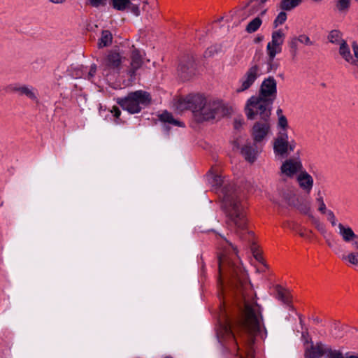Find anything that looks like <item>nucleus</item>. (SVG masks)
<instances>
[{"mask_svg":"<svg viewBox=\"0 0 358 358\" xmlns=\"http://www.w3.org/2000/svg\"><path fill=\"white\" fill-rule=\"evenodd\" d=\"M217 334L223 338L234 340V334L229 321L227 320L225 322L220 324Z\"/></svg>","mask_w":358,"mask_h":358,"instance_id":"412c9836","label":"nucleus"},{"mask_svg":"<svg viewBox=\"0 0 358 358\" xmlns=\"http://www.w3.org/2000/svg\"><path fill=\"white\" fill-rule=\"evenodd\" d=\"M296 146L294 140L289 141L287 131H279L273 142V152L275 156L284 158L293 152Z\"/></svg>","mask_w":358,"mask_h":358,"instance_id":"6e6552de","label":"nucleus"},{"mask_svg":"<svg viewBox=\"0 0 358 358\" xmlns=\"http://www.w3.org/2000/svg\"><path fill=\"white\" fill-rule=\"evenodd\" d=\"M307 358H314V357H307Z\"/></svg>","mask_w":358,"mask_h":358,"instance_id":"13d9d810","label":"nucleus"},{"mask_svg":"<svg viewBox=\"0 0 358 358\" xmlns=\"http://www.w3.org/2000/svg\"><path fill=\"white\" fill-rule=\"evenodd\" d=\"M325 215L327 216V220L330 222L333 227L336 226V218L334 212L331 210H327Z\"/></svg>","mask_w":358,"mask_h":358,"instance_id":"a19ab883","label":"nucleus"},{"mask_svg":"<svg viewBox=\"0 0 358 358\" xmlns=\"http://www.w3.org/2000/svg\"><path fill=\"white\" fill-rule=\"evenodd\" d=\"M352 48L354 56L352 55L350 48L347 42H343L339 46L338 53L347 63L358 68V44L353 42Z\"/></svg>","mask_w":358,"mask_h":358,"instance_id":"ddd939ff","label":"nucleus"},{"mask_svg":"<svg viewBox=\"0 0 358 358\" xmlns=\"http://www.w3.org/2000/svg\"><path fill=\"white\" fill-rule=\"evenodd\" d=\"M110 4L117 10L123 11L130 6V0H111Z\"/></svg>","mask_w":358,"mask_h":358,"instance_id":"7c9ffc66","label":"nucleus"},{"mask_svg":"<svg viewBox=\"0 0 358 358\" xmlns=\"http://www.w3.org/2000/svg\"><path fill=\"white\" fill-rule=\"evenodd\" d=\"M113 41V35L109 30H103L100 38L98 41V48H103L109 46Z\"/></svg>","mask_w":358,"mask_h":358,"instance_id":"b1692460","label":"nucleus"},{"mask_svg":"<svg viewBox=\"0 0 358 358\" xmlns=\"http://www.w3.org/2000/svg\"><path fill=\"white\" fill-rule=\"evenodd\" d=\"M354 248L355 252H351L348 255H342L341 257L343 261H348L350 264L352 265H358V241H355L354 243Z\"/></svg>","mask_w":358,"mask_h":358,"instance_id":"bb28decb","label":"nucleus"},{"mask_svg":"<svg viewBox=\"0 0 358 358\" xmlns=\"http://www.w3.org/2000/svg\"><path fill=\"white\" fill-rule=\"evenodd\" d=\"M262 23V20L259 17H257L251 20L245 28V31L248 33H254L258 30Z\"/></svg>","mask_w":358,"mask_h":358,"instance_id":"2f4dec72","label":"nucleus"},{"mask_svg":"<svg viewBox=\"0 0 358 358\" xmlns=\"http://www.w3.org/2000/svg\"><path fill=\"white\" fill-rule=\"evenodd\" d=\"M263 113L264 111L262 110H257V111H254L252 117H249L246 115L248 120H252L259 118V120L254 124L251 130V135L255 143L262 142L270 131L271 111H269L268 114L266 113L263 114Z\"/></svg>","mask_w":358,"mask_h":358,"instance_id":"0eeeda50","label":"nucleus"},{"mask_svg":"<svg viewBox=\"0 0 358 358\" xmlns=\"http://www.w3.org/2000/svg\"><path fill=\"white\" fill-rule=\"evenodd\" d=\"M179 70L181 71L182 76L187 78L189 76L192 74L194 71V62L193 60H189L187 64H180L179 66Z\"/></svg>","mask_w":358,"mask_h":358,"instance_id":"c85d7f7f","label":"nucleus"},{"mask_svg":"<svg viewBox=\"0 0 358 358\" xmlns=\"http://www.w3.org/2000/svg\"><path fill=\"white\" fill-rule=\"evenodd\" d=\"M331 348L324 346L322 343H317L311 348V353L308 357L320 358L322 355H326L328 357L329 351H331Z\"/></svg>","mask_w":358,"mask_h":358,"instance_id":"aec40b11","label":"nucleus"},{"mask_svg":"<svg viewBox=\"0 0 358 358\" xmlns=\"http://www.w3.org/2000/svg\"><path fill=\"white\" fill-rule=\"evenodd\" d=\"M201 103V95L189 94L184 98L179 99L176 103V108L179 112L191 110L195 115L196 106Z\"/></svg>","mask_w":358,"mask_h":358,"instance_id":"4468645a","label":"nucleus"},{"mask_svg":"<svg viewBox=\"0 0 358 358\" xmlns=\"http://www.w3.org/2000/svg\"><path fill=\"white\" fill-rule=\"evenodd\" d=\"M142 56L137 49H134L131 55V62L127 69V74L131 82L136 80V73L142 66Z\"/></svg>","mask_w":358,"mask_h":358,"instance_id":"2eb2a0df","label":"nucleus"},{"mask_svg":"<svg viewBox=\"0 0 358 358\" xmlns=\"http://www.w3.org/2000/svg\"><path fill=\"white\" fill-rule=\"evenodd\" d=\"M110 112L113 114L114 117H115L116 118H118L121 115V111H120V108L116 106H113Z\"/></svg>","mask_w":358,"mask_h":358,"instance_id":"de8ad7c7","label":"nucleus"},{"mask_svg":"<svg viewBox=\"0 0 358 358\" xmlns=\"http://www.w3.org/2000/svg\"><path fill=\"white\" fill-rule=\"evenodd\" d=\"M151 102L150 94L143 90L130 92L123 98H118L117 103L123 110L131 114L138 113Z\"/></svg>","mask_w":358,"mask_h":358,"instance_id":"423d86ee","label":"nucleus"},{"mask_svg":"<svg viewBox=\"0 0 358 358\" xmlns=\"http://www.w3.org/2000/svg\"><path fill=\"white\" fill-rule=\"evenodd\" d=\"M327 39L330 43L338 45L339 46L341 43L346 41L343 38L342 33L337 29L331 30L328 34Z\"/></svg>","mask_w":358,"mask_h":358,"instance_id":"a878e982","label":"nucleus"},{"mask_svg":"<svg viewBox=\"0 0 358 358\" xmlns=\"http://www.w3.org/2000/svg\"><path fill=\"white\" fill-rule=\"evenodd\" d=\"M281 113V109L278 110V113Z\"/></svg>","mask_w":358,"mask_h":358,"instance_id":"4d7b16f0","label":"nucleus"},{"mask_svg":"<svg viewBox=\"0 0 358 358\" xmlns=\"http://www.w3.org/2000/svg\"><path fill=\"white\" fill-rule=\"evenodd\" d=\"M97 70V66L96 64H92L90 69V71L86 76V78L89 80H91L95 76Z\"/></svg>","mask_w":358,"mask_h":358,"instance_id":"c03bdc74","label":"nucleus"},{"mask_svg":"<svg viewBox=\"0 0 358 358\" xmlns=\"http://www.w3.org/2000/svg\"><path fill=\"white\" fill-rule=\"evenodd\" d=\"M221 193L222 194V207L226 213L227 226L234 229L241 239L243 238L245 234L252 237L253 233L248 231L245 211L236 192L232 186L229 185L222 188Z\"/></svg>","mask_w":358,"mask_h":358,"instance_id":"f03ea898","label":"nucleus"},{"mask_svg":"<svg viewBox=\"0 0 358 358\" xmlns=\"http://www.w3.org/2000/svg\"><path fill=\"white\" fill-rule=\"evenodd\" d=\"M50 2L55 4L63 3L66 1V0H48Z\"/></svg>","mask_w":358,"mask_h":358,"instance_id":"3c124183","label":"nucleus"},{"mask_svg":"<svg viewBox=\"0 0 358 358\" xmlns=\"http://www.w3.org/2000/svg\"><path fill=\"white\" fill-rule=\"evenodd\" d=\"M296 38H297V40L301 43L305 44L306 45H312L313 44V43L310 41V38L305 34L299 35Z\"/></svg>","mask_w":358,"mask_h":358,"instance_id":"ea45409f","label":"nucleus"},{"mask_svg":"<svg viewBox=\"0 0 358 358\" xmlns=\"http://www.w3.org/2000/svg\"><path fill=\"white\" fill-rule=\"evenodd\" d=\"M268 0H250V1L245 6L243 10V14L245 15L243 19L254 15L255 13L260 11L261 14L263 15L266 13L264 9V4Z\"/></svg>","mask_w":358,"mask_h":358,"instance_id":"dca6fc26","label":"nucleus"},{"mask_svg":"<svg viewBox=\"0 0 358 358\" xmlns=\"http://www.w3.org/2000/svg\"><path fill=\"white\" fill-rule=\"evenodd\" d=\"M296 179L299 187L309 194L313 187V177L307 171H303L298 174Z\"/></svg>","mask_w":358,"mask_h":358,"instance_id":"f3484780","label":"nucleus"},{"mask_svg":"<svg viewBox=\"0 0 358 358\" xmlns=\"http://www.w3.org/2000/svg\"><path fill=\"white\" fill-rule=\"evenodd\" d=\"M218 245L220 252L218 256L220 278L218 282L222 286L223 279L236 289L243 287L247 281V274L234 257H238L237 248L226 238L220 235Z\"/></svg>","mask_w":358,"mask_h":358,"instance_id":"f257e3e1","label":"nucleus"},{"mask_svg":"<svg viewBox=\"0 0 358 358\" xmlns=\"http://www.w3.org/2000/svg\"><path fill=\"white\" fill-rule=\"evenodd\" d=\"M316 202L319 204L318 210L322 214H325L327 209L320 192L318 193V196L316 199Z\"/></svg>","mask_w":358,"mask_h":358,"instance_id":"e433bc0d","label":"nucleus"},{"mask_svg":"<svg viewBox=\"0 0 358 358\" xmlns=\"http://www.w3.org/2000/svg\"><path fill=\"white\" fill-rule=\"evenodd\" d=\"M303 170V164L299 154L293 157L287 158L280 166V172L288 178H294Z\"/></svg>","mask_w":358,"mask_h":358,"instance_id":"f8f14e48","label":"nucleus"},{"mask_svg":"<svg viewBox=\"0 0 358 358\" xmlns=\"http://www.w3.org/2000/svg\"><path fill=\"white\" fill-rule=\"evenodd\" d=\"M213 52H214V48H208L205 52H204V57H210L213 55Z\"/></svg>","mask_w":358,"mask_h":358,"instance_id":"8fccbe9b","label":"nucleus"},{"mask_svg":"<svg viewBox=\"0 0 358 358\" xmlns=\"http://www.w3.org/2000/svg\"><path fill=\"white\" fill-rule=\"evenodd\" d=\"M241 154L247 161L253 162L256 159L257 151L250 143H247L241 148Z\"/></svg>","mask_w":358,"mask_h":358,"instance_id":"5701e85b","label":"nucleus"},{"mask_svg":"<svg viewBox=\"0 0 358 358\" xmlns=\"http://www.w3.org/2000/svg\"><path fill=\"white\" fill-rule=\"evenodd\" d=\"M148 3L147 1H144L143 2V6L142 7L143 10H146V6H148Z\"/></svg>","mask_w":358,"mask_h":358,"instance_id":"603ef678","label":"nucleus"},{"mask_svg":"<svg viewBox=\"0 0 358 358\" xmlns=\"http://www.w3.org/2000/svg\"><path fill=\"white\" fill-rule=\"evenodd\" d=\"M350 3L351 0H338L336 3V8L339 12L345 13L348 10Z\"/></svg>","mask_w":358,"mask_h":358,"instance_id":"473e14b6","label":"nucleus"},{"mask_svg":"<svg viewBox=\"0 0 358 358\" xmlns=\"http://www.w3.org/2000/svg\"><path fill=\"white\" fill-rule=\"evenodd\" d=\"M208 178L212 186L220 187L223 183V179L221 176L210 174L208 176Z\"/></svg>","mask_w":358,"mask_h":358,"instance_id":"72a5a7b5","label":"nucleus"},{"mask_svg":"<svg viewBox=\"0 0 358 358\" xmlns=\"http://www.w3.org/2000/svg\"><path fill=\"white\" fill-rule=\"evenodd\" d=\"M251 250H252V252L253 253V255H254L255 258L258 262H262L264 260L263 259V257L262 256V255L257 250V245L255 243L252 244V245H251Z\"/></svg>","mask_w":358,"mask_h":358,"instance_id":"79ce46f5","label":"nucleus"},{"mask_svg":"<svg viewBox=\"0 0 358 358\" xmlns=\"http://www.w3.org/2000/svg\"><path fill=\"white\" fill-rule=\"evenodd\" d=\"M227 108L219 100H207L201 95V103L196 106L195 117L198 121H208L220 119L227 114Z\"/></svg>","mask_w":358,"mask_h":358,"instance_id":"39448f33","label":"nucleus"},{"mask_svg":"<svg viewBox=\"0 0 358 358\" xmlns=\"http://www.w3.org/2000/svg\"><path fill=\"white\" fill-rule=\"evenodd\" d=\"M164 358H173L171 356H166Z\"/></svg>","mask_w":358,"mask_h":358,"instance_id":"6e6d98bb","label":"nucleus"},{"mask_svg":"<svg viewBox=\"0 0 358 358\" xmlns=\"http://www.w3.org/2000/svg\"><path fill=\"white\" fill-rule=\"evenodd\" d=\"M277 96V82L272 76L265 78L259 89L258 96H252L248 99L245 106V113L252 117L254 111L262 110L268 114L271 111L272 105Z\"/></svg>","mask_w":358,"mask_h":358,"instance_id":"7ed1b4c3","label":"nucleus"},{"mask_svg":"<svg viewBox=\"0 0 358 358\" xmlns=\"http://www.w3.org/2000/svg\"><path fill=\"white\" fill-rule=\"evenodd\" d=\"M278 126L280 127V131H287L288 127L287 120L285 115H280L278 118Z\"/></svg>","mask_w":358,"mask_h":358,"instance_id":"58836bf2","label":"nucleus"},{"mask_svg":"<svg viewBox=\"0 0 358 358\" xmlns=\"http://www.w3.org/2000/svg\"><path fill=\"white\" fill-rule=\"evenodd\" d=\"M131 10L136 16L140 15V9L138 6L133 5L131 8Z\"/></svg>","mask_w":358,"mask_h":358,"instance_id":"09e8293b","label":"nucleus"},{"mask_svg":"<svg viewBox=\"0 0 358 358\" xmlns=\"http://www.w3.org/2000/svg\"><path fill=\"white\" fill-rule=\"evenodd\" d=\"M310 217L313 219V223L315 225L316 229L322 234L324 236V234L327 232L325 226L321 223L318 220L314 218V217L312 215H310Z\"/></svg>","mask_w":358,"mask_h":358,"instance_id":"4c0bfd02","label":"nucleus"},{"mask_svg":"<svg viewBox=\"0 0 358 358\" xmlns=\"http://www.w3.org/2000/svg\"><path fill=\"white\" fill-rule=\"evenodd\" d=\"M285 34L282 30L279 29L272 33L271 41L266 45V52L268 57V64L273 69L272 63L275 55L282 51V45L283 44Z\"/></svg>","mask_w":358,"mask_h":358,"instance_id":"9d476101","label":"nucleus"},{"mask_svg":"<svg viewBox=\"0 0 358 358\" xmlns=\"http://www.w3.org/2000/svg\"><path fill=\"white\" fill-rule=\"evenodd\" d=\"M339 229L338 234L341 236L343 241L345 243L358 241V236L355 234L353 230L349 226H345L341 223L338 224Z\"/></svg>","mask_w":358,"mask_h":358,"instance_id":"a211bd4d","label":"nucleus"},{"mask_svg":"<svg viewBox=\"0 0 358 358\" xmlns=\"http://www.w3.org/2000/svg\"><path fill=\"white\" fill-rule=\"evenodd\" d=\"M275 289L277 294L276 298L283 303L288 305L290 310H293V306L290 305L292 301L289 292L278 285L275 286Z\"/></svg>","mask_w":358,"mask_h":358,"instance_id":"6ab92c4d","label":"nucleus"},{"mask_svg":"<svg viewBox=\"0 0 358 358\" xmlns=\"http://www.w3.org/2000/svg\"><path fill=\"white\" fill-rule=\"evenodd\" d=\"M92 6L98 8L100 6H105L107 3V0H89Z\"/></svg>","mask_w":358,"mask_h":358,"instance_id":"37998d69","label":"nucleus"},{"mask_svg":"<svg viewBox=\"0 0 358 358\" xmlns=\"http://www.w3.org/2000/svg\"><path fill=\"white\" fill-rule=\"evenodd\" d=\"M299 41L297 40L296 37L292 38L288 41V46L289 48V52L292 55V60H295L299 50Z\"/></svg>","mask_w":358,"mask_h":358,"instance_id":"c756f323","label":"nucleus"},{"mask_svg":"<svg viewBox=\"0 0 358 358\" xmlns=\"http://www.w3.org/2000/svg\"><path fill=\"white\" fill-rule=\"evenodd\" d=\"M285 10H282L278 13V16L274 20V27H277L279 25L282 24L287 20V14L285 12Z\"/></svg>","mask_w":358,"mask_h":358,"instance_id":"c9c22d12","label":"nucleus"},{"mask_svg":"<svg viewBox=\"0 0 358 358\" xmlns=\"http://www.w3.org/2000/svg\"><path fill=\"white\" fill-rule=\"evenodd\" d=\"M355 1L358 2V0H355Z\"/></svg>","mask_w":358,"mask_h":358,"instance_id":"bf43d9fd","label":"nucleus"},{"mask_svg":"<svg viewBox=\"0 0 358 358\" xmlns=\"http://www.w3.org/2000/svg\"><path fill=\"white\" fill-rule=\"evenodd\" d=\"M122 57L116 51L110 50L102 59L101 66L106 75L112 73H119L122 68Z\"/></svg>","mask_w":358,"mask_h":358,"instance_id":"9b49d317","label":"nucleus"},{"mask_svg":"<svg viewBox=\"0 0 358 358\" xmlns=\"http://www.w3.org/2000/svg\"><path fill=\"white\" fill-rule=\"evenodd\" d=\"M244 123V121L243 119H236L234 122V127L235 129H240L243 124Z\"/></svg>","mask_w":358,"mask_h":358,"instance_id":"49530a36","label":"nucleus"},{"mask_svg":"<svg viewBox=\"0 0 358 358\" xmlns=\"http://www.w3.org/2000/svg\"><path fill=\"white\" fill-rule=\"evenodd\" d=\"M329 358H346L343 356V353L338 350H331L329 351Z\"/></svg>","mask_w":358,"mask_h":358,"instance_id":"a18cd8bd","label":"nucleus"},{"mask_svg":"<svg viewBox=\"0 0 358 358\" xmlns=\"http://www.w3.org/2000/svg\"><path fill=\"white\" fill-rule=\"evenodd\" d=\"M159 119L161 122L165 123H169L179 127H184V124L182 122L174 119L173 115L166 110L164 111L159 115Z\"/></svg>","mask_w":358,"mask_h":358,"instance_id":"393cba45","label":"nucleus"},{"mask_svg":"<svg viewBox=\"0 0 358 358\" xmlns=\"http://www.w3.org/2000/svg\"><path fill=\"white\" fill-rule=\"evenodd\" d=\"M346 358H358V357L354 356V355H350V356H347Z\"/></svg>","mask_w":358,"mask_h":358,"instance_id":"864d4df0","label":"nucleus"},{"mask_svg":"<svg viewBox=\"0 0 358 358\" xmlns=\"http://www.w3.org/2000/svg\"><path fill=\"white\" fill-rule=\"evenodd\" d=\"M261 75L262 69L258 64L250 66L239 79L236 92L241 93L249 90Z\"/></svg>","mask_w":358,"mask_h":358,"instance_id":"1a4fd4ad","label":"nucleus"},{"mask_svg":"<svg viewBox=\"0 0 358 358\" xmlns=\"http://www.w3.org/2000/svg\"><path fill=\"white\" fill-rule=\"evenodd\" d=\"M303 0H281L280 8L282 10L289 11L299 6Z\"/></svg>","mask_w":358,"mask_h":358,"instance_id":"cd10ccee","label":"nucleus"},{"mask_svg":"<svg viewBox=\"0 0 358 358\" xmlns=\"http://www.w3.org/2000/svg\"><path fill=\"white\" fill-rule=\"evenodd\" d=\"M327 242L328 245L331 247V243H329V241H327Z\"/></svg>","mask_w":358,"mask_h":358,"instance_id":"5fc2aeb1","label":"nucleus"},{"mask_svg":"<svg viewBox=\"0 0 358 358\" xmlns=\"http://www.w3.org/2000/svg\"><path fill=\"white\" fill-rule=\"evenodd\" d=\"M296 208L300 212H301L303 214L308 215L309 216L310 215H311L310 213V203L309 201H306L305 203H299L296 206Z\"/></svg>","mask_w":358,"mask_h":358,"instance_id":"f704fd0d","label":"nucleus"},{"mask_svg":"<svg viewBox=\"0 0 358 358\" xmlns=\"http://www.w3.org/2000/svg\"><path fill=\"white\" fill-rule=\"evenodd\" d=\"M17 92L20 95H25L29 99L37 101L36 90L31 86L22 85L18 87H15L14 90Z\"/></svg>","mask_w":358,"mask_h":358,"instance_id":"4be33fe9","label":"nucleus"},{"mask_svg":"<svg viewBox=\"0 0 358 358\" xmlns=\"http://www.w3.org/2000/svg\"><path fill=\"white\" fill-rule=\"evenodd\" d=\"M257 311L255 307L246 304L245 318L237 323V329L240 334H244L242 336L247 348V358H255L253 345L255 336L260 332V319ZM236 357V358H244L238 352Z\"/></svg>","mask_w":358,"mask_h":358,"instance_id":"20e7f679","label":"nucleus"}]
</instances>
